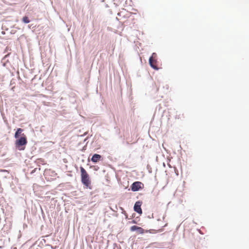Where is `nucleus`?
I'll list each match as a JSON object with an SVG mask.
<instances>
[{"instance_id":"9d476101","label":"nucleus","mask_w":249,"mask_h":249,"mask_svg":"<svg viewBox=\"0 0 249 249\" xmlns=\"http://www.w3.org/2000/svg\"><path fill=\"white\" fill-rule=\"evenodd\" d=\"M22 21L25 23H28L30 22L29 18L27 16H25L22 18Z\"/></svg>"},{"instance_id":"1a4fd4ad","label":"nucleus","mask_w":249,"mask_h":249,"mask_svg":"<svg viewBox=\"0 0 249 249\" xmlns=\"http://www.w3.org/2000/svg\"><path fill=\"white\" fill-rule=\"evenodd\" d=\"M23 131V129L21 128H18L17 129V131H16L15 134V137L16 138H18L19 135L21 134L22 132Z\"/></svg>"},{"instance_id":"f03ea898","label":"nucleus","mask_w":249,"mask_h":249,"mask_svg":"<svg viewBox=\"0 0 249 249\" xmlns=\"http://www.w3.org/2000/svg\"><path fill=\"white\" fill-rule=\"evenodd\" d=\"M157 225L159 227L163 228L167 226L168 223L165 221V215L164 214L160 213L158 215V217L157 218ZM163 231V229H160L158 230V231L160 232Z\"/></svg>"},{"instance_id":"9b49d317","label":"nucleus","mask_w":249,"mask_h":249,"mask_svg":"<svg viewBox=\"0 0 249 249\" xmlns=\"http://www.w3.org/2000/svg\"><path fill=\"white\" fill-rule=\"evenodd\" d=\"M36 169H37V168H35V169H34L33 170H32V172H31V174H33L34 172H36Z\"/></svg>"},{"instance_id":"0eeeda50","label":"nucleus","mask_w":249,"mask_h":249,"mask_svg":"<svg viewBox=\"0 0 249 249\" xmlns=\"http://www.w3.org/2000/svg\"><path fill=\"white\" fill-rule=\"evenodd\" d=\"M130 231H136L137 232L140 234L144 233V230L142 228L137 226H133L131 227Z\"/></svg>"},{"instance_id":"20e7f679","label":"nucleus","mask_w":249,"mask_h":249,"mask_svg":"<svg viewBox=\"0 0 249 249\" xmlns=\"http://www.w3.org/2000/svg\"><path fill=\"white\" fill-rule=\"evenodd\" d=\"M143 187V184L140 181L134 182L131 186V190L134 192L138 191Z\"/></svg>"},{"instance_id":"423d86ee","label":"nucleus","mask_w":249,"mask_h":249,"mask_svg":"<svg viewBox=\"0 0 249 249\" xmlns=\"http://www.w3.org/2000/svg\"><path fill=\"white\" fill-rule=\"evenodd\" d=\"M141 205L142 202L140 201H137L135 203L134 207V211L139 214H141L142 213V210L141 207Z\"/></svg>"},{"instance_id":"f257e3e1","label":"nucleus","mask_w":249,"mask_h":249,"mask_svg":"<svg viewBox=\"0 0 249 249\" xmlns=\"http://www.w3.org/2000/svg\"><path fill=\"white\" fill-rule=\"evenodd\" d=\"M81 172V179L83 184L87 188L91 189V181L89 176L86 170L82 166L80 167Z\"/></svg>"},{"instance_id":"7ed1b4c3","label":"nucleus","mask_w":249,"mask_h":249,"mask_svg":"<svg viewBox=\"0 0 249 249\" xmlns=\"http://www.w3.org/2000/svg\"><path fill=\"white\" fill-rule=\"evenodd\" d=\"M27 142V139L26 137L24 136V137H21L18 140H17L16 141L15 144L17 148H18L19 150H22L24 149V147H22V146L26 144Z\"/></svg>"},{"instance_id":"6e6552de","label":"nucleus","mask_w":249,"mask_h":249,"mask_svg":"<svg viewBox=\"0 0 249 249\" xmlns=\"http://www.w3.org/2000/svg\"><path fill=\"white\" fill-rule=\"evenodd\" d=\"M102 160V156L100 155L95 154L91 158V161L93 162H97Z\"/></svg>"},{"instance_id":"39448f33","label":"nucleus","mask_w":249,"mask_h":249,"mask_svg":"<svg viewBox=\"0 0 249 249\" xmlns=\"http://www.w3.org/2000/svg\"><path fill=\"white\" fill-rule=\"evenodd\" d=\"M156 54L153 53L149 58V64L152 68L155 70H158V68L156 65L157 60L155 59Z\"/></svg>"}]
</instances>
